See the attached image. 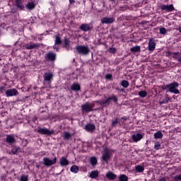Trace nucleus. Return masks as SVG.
Masks as SVG:
<instances>
[{
    "label": "nucleus",
    "instance_id": "1",
    "mask_svg": "<svg viewBox=\"0 0 181 181\" xmlns=\"http://www.w3.org/2000/svg\"><path fill=\"white\" fill-rule=\"evenodd\" d=\"M177 87H179V83L175 81L165 86L164 90H168L170 93H172L173 94H179V93L180 92L179 91V89H177Z\"/></svg>",
    "mask_w": 181,
    "mask_h": 181
},
{
    "label": "nucleus",
    "instance_id": "2",
    "mask_svg": "<svg viewBox=\"0 0 181 181\" xmlns=\"http://www.w3.org/2000/svg\"><path fill=\"white\" fill-rule=\"evenodd\" d=\"M75 49L78 54H83V56L88 54V52H90V49H88V46H86V45H77L75 47Z\"/></svg>",
    "mask_w": 181,
    "mask_h": 181
},
{
    "label": "nucleus",
    "instance_id": "3",
    "mask_svg": "<svg viewBox=\"0 0 181 181\" xmlns=\"http://www.w3.org/2000/svg\"><path fill=\"white\" fill-rule=\"evenodd\" d=\"M111 100H112L114 103L118 102V98H117L115 95H112L111 96H109L105 100H100V105H103V107H107V105L110 104Z\"/></svg>",
    "mask_w": 181,
    "mask_h": 181
},
{
    "label": "nucleus",
    "instance_id": "4",
    "mask_svg": "<svg viewBox=\"0 0 181 181\" xmlns=\"http://www.w3.org/2000/svg\"><path fill=\"white\" fill-rule=\"evenodd\" d=\"M93 108H94V103H86L81 105L82 112H91L93 111Z\"/></svg>",
    "mask_w": 181,
    "mask_h": 181
},
{
    "label": "nucleus",
    "instance_id": "5",
    "mask_svg": "<svg viewBox=\"0 0 181 181\" xmlns=\"http://www.w3.org/2000/svg\"><path fill=\"white\" fill-rule=\"evenodd\" d=\"M56 162H57V157H54L52 160L47 157L43 158V165L45 166H52V165H55Z\"/></svg>",
    "mask_w": 181,
    "mask_h": 181
},
{
    "label": "nucleus",
    "instance_id": "6",
    "mask_svg": "<svg viewBox=\"0 0 181 181\" xmlns=\"http://www.w3.org/2000/svg\"><path fill=\"white\" fill-rule=\"evenodd\" d=\"M111 158V153H110V151L107 148L104 150V153L102 155L101 160L104 162H108L110 158Z\"/></svg>",
    "mask_w": 181,
    "mask_h": 181
},
{
    "label": "nucleus",
    "instance_id": "7",
    "mask_svg": "<svg viewBox=\"0 0 181 181\" xmlns=\"http://www.w3.org/2000/svg\"><path fill=\"white\" fill-rule=\"evenodd\" d=\"M47 62H54L56 60V53L49 52L45 54Z\"/></svg>",
    "mask_w": 181,
    "mask_h": 181
},
{
    "label": "nucleus",
    "instance_id": "8",
    "mask_svg": "<svg viewBox=\"0 0 181 181\" xmlns=\"http://www.w3.org/2000/svg\"><path fill=\"white\" fill-rule=\"evenodd\" d=\"M19 92L16 88H11L6 90V97H13L15 95H18Z\"/></svg>",
    "mask_w": 181,
    "mask_h": 181
},
{
    "label": "nucleus",
    "instance_id": "9",
    "mask_svg": "<svg viewBox=\"0 0 181 181\" xmlns=\"http://www.w3.org/2000/svg\"><path fill=\"white\" fill-rule=\"evenodd\" d=\"M148 47L149 52H153V50H155V48L156 47V42L153 38H151L149 40Z\"/></svg>",
    "mask_w": 181,
    "mask_h": 181
},
{
    "label": "nucleus",
    "instance_id": "10",
    "mask_svg": "<svg viewBox=\"0 0 181 181\" xmlns=\"http://www.w3.org/2000/svg\"><path fill=\"white\" fill-rule=\"evenodd\" d=\"M37 132H39V134H42V135H53L54 133L53 131H50L47 128H40L37 130Z\"/></svg>",
    "mask_w": 181,
    "mask_h": 181
},
{
    "label": "nucleus",
    "instance_id": "11",
    "mask_svg": "<svg viewBox=\"0 0 181 181\" xmlns=\"http://www.w3.org/2000/svg\"><path fill=\"white\" fill-rule=\"evenodd\" d=\"M93 29V24H81L80 26V30L83 32H88Z\"/></svg>",
    "mask_w": 181,
    "mask_h": 181
},
{
    "label": "nucleus",
    "instance_id": "12",
    "mask_svg": "<svg viewBox=\"0 0 181 181\" xmlns=\"http://www.w3.org/2000/svg\"><path fill=\"white\" fill-rule=\"evenodd\" d=\"M115 21V18H114V17H110V18L104 17L103 18L101 19V23L108 25L110 23H113Z\"/></svg>",
    "mask_w": 181,
    "mask_h": 181
},
{
    "label": "nucleus",
    "instance_id": "13",
    "mask_svg": "<svg viewBox=\"0 0 181 181\" xmlns=\"http://www.w3.org/2000/svg\"><path fill=\"white\" fill-rule=\"evenodd\" d=\"M132 138L134 142H139V141H141V139H142V138H144V134H142L141 133H136L135 134H133L132 136Z\"/></svg>",
    "mask_w": 181,
    "mask_h": 181
},
{
    "label": "nucleus",
    "instance_id": "14",
    "mask_svg": "<svg viewBox=\"0 0 181 181\" xmlns=\"http://www.w3.org/2000/svg\"><path fill=\"white\" fill-rule=\"evenodd\" d=\"M162 11H166L167 12H173V11L175 9V7L173 6V4L170 5H163L161 6Z\"/></svg>",
    "mask_w": 181,
    "mask_h": 181
},
{
    "label": "nucleus",
    "instance_id": "15",
    "mask_svg": "<svg viewBox=\"0 0 181 181\" xmlns=\"http://www.w3.org/2000/svg\"><path fill=\"white\" fill-rule=\"evenodd\" d=\"M52 78H53V74L50 72H45L44 74V80L47 83H52Z\"/></svg>",
    "mask_w": 181,
    "mask_h": 181
},
{
    "label": "nucleus",
    "instance_id": "16",
    "mask_svg": "<svg viewBox=\"0 0 181 181\" xmlns=\"http://www.w3.org/2000/svg\"><path fill=\"white\" fill-rule=\"evenodd\" d=\"M84 129L87 131V132H94L95 129V125L93 124H87L84 126Z\"/></svg>",
    "mask_w": 181,
    "mask_h": 181
},
{
    "label": "nucleus",
    "instance_id": "17",
    "mask_svg": "<svg viewBox=\"0 0 181 181\" xmlns=\"http://www.w3.org/2000/svg\"><path fill=\"white\" fill-rule=\"evenodd\" d=\"M99 175H100V173H98V170H95L89 173L88 176V177H90V179H97Z\"/></svg>",
    "mask_w": 181,
    "mask_h": 181
},
{
    "label": "nucleus",
    "instance_id": "18",
    "mask_svg": "<svg viewBox=\"0 0 181 181\" xmlns=\"http://www.w3.org/2000/svg\"><path fill=\"white\" fill-rule=\"evenodd\" d=\"M6 141L7 144L12 145L15 142V137H13V135H7L6 137Z\"/></svg>",
    "mask_w": 181,
    "mask_h": 181
},
{
    "label": "nucleus",
    "instance_id": "19",
    "mask_svg": "<svg viewBox=\"0 0 181 181\" xmlns=\"http://www.w3.org/2000/svg\"><path fill=\"white\" fill-rule=\"evenodd\" d=\"M11 153L13 155H18L19 152H21V147L16 146H11Z\"/></svg>",
    "mask_w": 181,
    "mask_h": 181
},
{
    "label": "nucleus",
    "instance_id": "20",
    "mask_svg": "<svg viewBox=\"0 0 181 181\" xmlns=\"http://www.w3.org/2000/svg\"><path fill=\"white\" fill-rule=\"evenodd\" d=\"M106 177L109 179V180H115L117 179V175L114 174L112 172L110 171L107 173Z\"/></svg>",
    "mask_w": 181,
    "mask_h": 181
},
{
    "label": "nucleus",
    "instance_id": "21",
    "mask_svg": "<svg viewBox=\"0 0 181 181\" xmlns=\"http://www.w3.org/2000/svg\"><path fill=\"white\" fill-rule=\"evenodd\" d=\"M59 163L62 167L67 166L69 165V160L66 157H62L59 160Z\"/></svg>",
    "mask_w": 181,
    "mask_h": 181
},
{
    "label": "nucleus",
    "instance_id": "22",
    "mask_svg": "<svg viewBox=\"0 0 181 181\" xmlns=\"http://www.w3.org/2000/svg\"><path fill=\"white\" fill-rule=\"evenodd\" d=\"M36 47H39V45L35 43H30V44L25 45V49H27L28 50H30Z\"/></svg>",
    "mask_w": 181,
    "mask_h": 181
},
{
    "label": "nucleus",
    "instance_id": "23",
    "mask_svg": "<svg viewBox=\"0 0 181 181\" xmlns=\"http://www.w3.org/2000/svg\"><path fill=\"white\" fill-rule=\"evenodd\" d=\"M35 6H36V4L33 1L29 2L25 5V8L28 9V11H32V9H35Z\"/></svg>",
    "mask_w": 181,
    "mask_h": 181
},
{
    "label": "nucleus",
    "instance_id": "24",
    "mask_svg": "<svg viewBox=\"0 0 181 181\" xmlns=\"http://www.w3.org/2000/svg\"><path fill=\"white\" fill-rule=\"evenodd\" d=\"M154 138L155 139H162L163 138V134H162V132L158 131L154 133Z\"/></svg>",
    "mask_w": 181,
    "mask_h": 181
},
{
    "label": "nucleus",
    "instance_id": "25",
    "mask_svg": "<svg viewBox=\"0 0 181 181\" xmlns=\"http://www.w3.org/2000/svg\"><path fill=\"white\" fill-rule=\"evenodd\" d=\"M72 91H80V85L78 83H73L71 86Z\"/></svg>",
    "mask_w": 181,
    "mask_h": 181
},
{
    "label": "nucleus",
    "instance_id": "26",
    "mask_svg": "<svg viewBox=\"0 0 181 181\" xmlns=\"http://www.w3.org/2000/svg\"><path fill=\"white\" fill-rule=\"evenodd\" d=\"M120 85L122 87H124V88H128L129 87V82L127 80H122L120 82Z\"/></svg>",
    "mask_w": 181,
    "mask_h": 181
},
{
    "label": "nucleus",
    "instance_id": "27",
    "mask_svg": "<svg viewBox=\"0 0 181 181\" xmlns=\"http://www.w3.org/2000/svg\"><path fill=\"white\" fill-rule=\"evenodd\" d=\"M135 169L138 173H141L145 170V167L144 165H138L135 167Z\"/></svg>",
    "mask_w": 181,
    "mask_h": 181
},
{
    "label": "nucleus",
    "instance_id": "28",
    "mask_svg": "<svg viewBox=\"0 0 181 181\" xmlns=\"http://www.w3.org/2000/svg\"><path fill=\"white\" fill-rule=\"evenodd\" d=\"M131 52H133L134 53H137L141 52V46L136 45L130 49Z\"/></svg>",
    "mask_w": 181,
    "mask_h": 181
},
{
    "label": "nucleus",
    "instance_id": "29",
    "mask_svg": "<svg viewBox=\"0 0 181 181\" xmlns=\"http://www.w3.org/2000/svg\"><path fill=\"white\" fill-rule=\"evenodd\" d=\"M63 138L65 139V141H69L71 138V134L64 132L63 134Z\"/></svg>",
    "mask_w": 181,
    "mask_h": 181
},
{
    "label": "nucleus",
    "instance_id": "30",
    "mask_svg": "<svg viewBox=\"0 0 181 181\" xmlns=\"http://www.w3.org/2000/svg\"><path fill=\"white\" fill-rule=\"evenodd\" d=\"M55 41L54 45H62V39L59 35H54Z\"/></svg>",
    "mask_w": 181,
    "mask_h": 181
},
{
    "label": "nucleus",
    "instance_id": "31",
    "mask_svg": "<svg viewBox=\"0 0 181 181\" xmlns=\"http://www.w3.org/2000/svg\"><path fill=\"white\" fill-rule=\"evenodd\" d=\"M118 179H119V181H128V176L122 174L119 176Z\"/></svg>",
    "mask_w": 181,
    "mask_h": 181
},
{
    "label": "nucleus",
    "instance_id": "32",
    "mask_svg": "<svg viewBox=\"0 0 181 181\" xmlns=\"http://www.w3.org/2000/svg\"><path fill=\"white\" fill-rule=\"evenodd\" d=\"M139 97H141V98H145V97H146V95H148V92H146L145 90H141L139 92Z\"/></svg>",
    "mask_w": 181,
    "mask_h": 181
},
{
    "label": "nucleus",
    "instance_id": "33",
    "mask_svg": "<svg viewBox=\"0 0 181 181\" xmlns=\"http://www.w3.org/2000/svg\"><path fill=\"white\" fill-rule=\"evenodd\" d=\"M71 172L72 173H78V167L77 165H72L71 167Z\"/></svg>",
    "mask_w": 181,
    "mask_h": 181
},
{
    "label": "nucleus",
    "instance_id": "34",
    "mask_svg": "<svg viewBox=\"0 0 181 181\" xmlns=\"http://www.w3.org/2000/svg\"><path fill=\"white\" fill-rule=\"evenodd\" d=\"M90 162L92 166H95V165H97V158L95 157H91L90 158Z\"/></svg>",
    "mask_w": 181,
    "mask_h": 181
},
{
    "label": "nucleus",
    "instance_id": "35",
    "mask_svg": "<svg viewBox=\"0 0 181 181\" xmlns=\"http://www.w3.org/2000/svg\"><path fill=\"white\" fill-rule=\"evenodd\" d=\"M161 146L162 144L160 142L156 141L154 145V149H156V151H159V149H160Z\"/></svg>",
    "mask_w": 181,
    "mask_h": 181
},
{
    "label": "nucleus",
    "instance_id": "36",
    "mask_svg": "<svg viewBox=\"0 0 181 181\" xmlns=\"http://www.w3.org/2000/svg\"><path fill=\"white\" fill-rule=\"evenodd\" d=\"M28 180H29V176L26 175H22L19 179V181H28Z\"/></svg>",
    "mask_w": 181,
    "mask_h": 181
},
{
    "label": "nucleus",
    "instance_id": "37",
    "mask_svg": "<svg viewBox=\"0 0 181 181\" xmlns=\"http://www.w3.org/2000/svg\"><path fill=\"white\" fill-rule=\"evenodd\" d=\"M160 35H168V29L163 27L160 28Z\"/></svg>",
    "mask_w": 181,
    "mask_h": 181
},
{
    "label": "nucleus",
    "instance_id": "38",
    "mask_svg": "<svg viewBox=\"0 0 181 181\" xmlns=\"http://www.w3.org/2000/svg\"><path fill=\"white\" fill-rule=\"evenodd\" d=\"M174 59H177L178 62L181 63V57L179 52L174 53Z\"/></svg>",
    "mask_w": 181,
    "mask_h": 181
},
{
    "label": "nucleus",
    "instance_id": "39",
    "mask_svg": "<svg viewBox=\"0 0 181 181\" xmlns=\"http://www.w3.org/2000/svg\"><path fill=\"white\" fill-rule=\"evenodd\" d=\"M173 181H181V174L173 177Z\"/></svg>",
    "mask_w": 181,
    "mask_h": 181
},
{
    "label": "nucleus",
    "instance_id": "40",
    "mask_svg": "<svg viewBox=\"0 0 181 181\" xmlns=\"http://www.w3.org/2000/svg\"><path fill=\"white\" fill-rule=\"evenodd\" d=\"M16 7L19 8L21 11H23L25 9V6L22 4V1L18 4H16Z\"/></svg>",
    "mask_w": 181,
    "mask_h": 181
},
{
    "label": "nucleus",
    "instance_id": "41",
    "mask_svg": "<svg viewBox=\"0 0 181 181\" xmlns=\"http://www.w3.org/2000/svg\"><path fill=\"white\" fill-rule=\"evenodd\" d=\"M169 100H170L168 97H165L161 101H160V104H168L169 103Z\"/></svg>",
    "mask_w": 181,
    "mask_h": 181
},
{
    "label": "nucleus",
    "instance_id": "42",
    "mask_svg": "<svg viewBox=\"0 0 181 181\" xmlns=\"http://www.w3.org/2000/svg\"><path fill=\"white\" fill-rule=\"evenodd\" d=\"M117 124H118V119H114L112 120V127H117Z\"/></svg>",
    "mask_w": 181,
    "mask_h": 181
},
{
    "label": "nucleus",
    "instance_id": "43",
    "mask_svg": "<svg viewBox=\"0 0 181 181\" xmlns=\"http://www.w3.org/2000/svg\"><path fill=\"white\" fill-rule=\"evenodd\" d=\"M106 80H112V75L111 74H107L105 76Z\"/></svg>",
    "mask_w": 181,
    "mask_h": 181
},
{
    "label": "nucleus",
    "instance_id": "44",
    "mask_svg": "<svg viewBox=\"0 0 181 181\" xmlns=\"http://www.w3.org/2000/svg\"><path fill=\"white\" fill-rule=\"evenodd\" d=\"M109 52L110 53H117V49H115V47H111L109 49Z\"/></svg>",
    "mask_w": 181,
    "mask_h": 181
},
{
    "label": "nucleus",
    "instance_id": "45",
    "mask_svg": "<svg viewBox=\"0 0 181 181\" xmlns=\"http://www.w3.org/2000/svg\"><path fill=\"white\" fill-rule=\"evenodd\" d=\"M64 46H66V47L69 46V40H64Z\"/></svg>",
    "mask_w": 181,
    "mask_h": 181
},
{
    "label": "nucleus",
    "instance_id": "46",
    "mask_svg": "<svg viewBox=\"0 0 181 181\" xmlns=\"http://www.w3.org/2000/svg\"><path fill=\"white\" fill-rule=\"evenodd\" d=\"M53 49L54 50H56L57 52H59V47L56 46V45L54 44V45L53 46Z\"/></svg>",
    "mask_w": 181,
    "mask_h": 181
},
{
    "label": "nucleus",
    "instance_id": "47",
    "mask_svg": "<svg viewBox=\"0 0 181 181\" xmlns=\"http://www.w3.org/2000/svg\"><path fill=\"white\" fill-rule=\"evenodd\" d=\"M70 4H74L76 2L74 0H69Z\"/></svg>",
    "mask_w": 181,
    "mask_h": 181
},
{
    "label": "nucleus",
    "instance_id": "48",
    "mask_svg": "<svg viewBox=\"0 0 181 181\" xmlns=\"http://www.w3.org/2000/svg\"><path fill=\"white\" fill-rule=\"evenodd\" d=\"M21 2H22V0H16V4H20Z\"/></svg>",
    "mask_w": 181,
    "mask_h": 181
},
{
    "label": "nucleus",
    "instance_id": "49",
    "mask_svg": "<svg viewBox=\"0 0 181 181\" xmlns=\"http://www.w3.org/2000/svg\"><path fill=\"white\" fill-rule=\"evenodd\" d=\"M179 33H181V28H178Z\"/></svg>",
    "mask_w": 181,
    "mask_h": 181
},
{
    "label": "nucleus",
    "instance_id": "50",
    "mask_svg": "<svg viewBox=\"0 0 181 181\" xmlns=\"http://www.w3.org/2000/svg\"><path fill=\"white\" fill-rule=\"evenodd\" d=\"M116 90H117L118 91L120 90V89L119 88H117Z\"/></svg>",
    "mask_w": 181,
    "mask_h": 181
},
{
    "label": "nucleus",
    "instance_id": "51",
    "mask_svg": "<svg viewBox=\"0 0 181 181\" xmlns=\"http://www.w3.org/2000/svg\"><path fill=\"white\" fill-rule=\"evenodd\" d=\"M122 119L127 120V117H122Z\"/></svg>",
    "mask_w": 181,
    "mask_h": 181
},
{
    "label": "nucleus",
    "instance_id": "52",
    "mask_svg": "<svg viewBox=\"0 0 181 181\" xmlns=\"http://www.w3.org/2000/svg\"><path fill=\"white\" fill-rule=\"evenodd\" d=\"M111 2H114V1H115V0H110Z\"/></svg>",
    "mask_w": 181,
    "mask_h": 181
},
{
    "label": "nucleus",
    "instance_id": "53",
    "mask_svg": "<svg viewBox=\"0 0 181 181\" xmlns=\"http://www.w3.org/2000/svg\"><path fill=\"white\" fill-rule=\"evenodd\" d=\"M0 62H1V58H0Z\"/></svg>",
    "mask_w": 181,
    "mask_h": 181
}]
</instances>
